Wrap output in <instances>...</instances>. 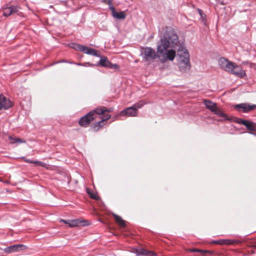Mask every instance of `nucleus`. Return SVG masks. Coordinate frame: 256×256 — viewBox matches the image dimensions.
<instances>
[{
	"mask_svg": "<svg viewBox=\"0 0 256 256\" xmlns=\"http://www.w3.org/2000/svg\"><path fill=\"white\" fill-rule=\"evenodd\" d=\"M160 40L156 44V52L152 48H142V54L145 61H153L158 58L162 63L167 60L172 61L176 56V50L173 48L179 42L178 36L174 28L170 26H165L160 32Z\"/></svg>",
	"mask_w": 256,
	"mask_h": 256,
	"instance_id": "obj_1",
	"label": "nucleus"
},
{
	"mask_svg": "<svg viewBox=\"0 0 256 256\" xmlns=\"http://www.w3.org/2000/svg\"><path fill=\"white\" fill-rule=\"evenodd\" d=\"M218 64L224 70L240 78H243L246 75L245 72L240 66L224 58H221L219 59Z\"/></svg>",
	"mask_w": 256,
	"mask_h": 256,
	"instance_id": "obj_2",
	"label": "nucleus"
},
{
	"mask_svg": "<svg viewBox=\"0 0 256 256\" xmlns=\"http://www.w3.org/2000/svg\"><path fill=\"white\" fill-rule=\"evenodd\" d=\"M178 64L180 70L182 72H188L190 68V55L187 50L180 46L178 50Z\"/></svg>",
	"mask_w": 256,
	"mask_h": 256,
	"instance_id": "obj_3",
	"label": "nucleus"
},
{
	"mask_svg": "<svg viewBox=\"0 0 256 256\" xmlns=\"http://www.w3.org/2000/svg\"><path fill=\"white\" fill-rule=\"evenodd\" d=\"M203 102L206 108L214 112V114L222 118H226V114L217 106L216 103H214L210 100L206 99L203 100Z\"/></svg>",
	"mask_w": 256,
	"mask_h": 256,
	"instance_id": "obj_4",
	"label": "nucleus"
},
{
	"mask_svg": "<svg viewBox=\"0 0 256 256\" xmlns=\"http://www.w3.org/2000/svg\"><path fill=\"white\" fill-rule=\"evenodd\" d=\"M234 108L237 111L239 112L247 113L256 109V104H250L247 103H242L235 105Z\"/></svg>",
	"mask_w": 256,
	"mask_h": 256,
	"instance_id": "obj_5",
	"label": "nucleus"
},
{
	"mask_svg": "<svg viewBox=\"0 0 256 256\" xmlns=\"http://www.w3.org/2000/svg\"><path fill=\"white\" fill-rule=\"evenodd\" d=\"M238 122L244 126L250 134L256 133V123L242 118L238 119Z\"/></svg>",
	"mask_w": 256,
	"mask_h": 256,
	"instance_id": "obj_6",
	"label": "nucleus"
},
{
	"mask_svg": "<svg viewBox=\"0 0 256 256\" xmlns=\"http://www.w3.org/2000/svg\"><path fill=\"white\" fill-rule=\"evenodd\" d=\"M92 114V112H90L86 115L81 118L78 122L79 124L83 127H87L93 120L96 119V117H94Z\"/></svg>",
	"mask_w": 256,
	"mask_h": 256,
	"instance_id": "obj_7",
	"label": "nucleus"
},
{
	"mask_svg": "<svg viewBox=\"0 0 256 256\" xmlns=\"http://www.w3.org/2000/svg\"><path fill=\"white\" fill-rule=\"evenodd\" d=\"M74 48L78 49L86 54L98 56L97 51L90 48L77 44L74 47Z\"/></svg>",
	"mask_w": 256,
	"mask_h": 256,
	"instance_id": "obj_8",
	"label": "nucleus"
},
{
	"mask_svg": "<svg viewBox=\"0 0 256 256\" xmlns=\"http://www.w3.org/2000/svg\"><path fill=\"white\" fill-rule=\"evenodd\" d=\"M99 64L104 67H106L110 68L116 69L118 68V65L112 64L106 56L101 58Z\"/></svg>",
	"mask_w": 256,
	"mask_h": 256,
	"instance_id": "obj_9",
	"label": "nucleus"
},
{
	"mask_svg": "<svg viewBox=\"0 0 256 256\" xmlns=\"http://www.w3.org/2000/svg\"><path fill=\"white\" fill-rule=\"evenodd\" d=\"M138 110H136L132 106L127 108L120 112V115L127 116H136L138 115Z\"/></svg>",
	"mask_w": 256,
	"mask_h": 256,
	"instance_id": "obj_10",
	"label": "nucleus"
},
{
	"mask_svg": "<svg viewBox=\"0 0 256 256\" xmlns=\"http://www.w3.org/2000/svg\"><path fill=\"white\" fill-rule=\"evenodd\" d=\"M12 102L3 95H0V110L8 109L12 106Z\"/></svg>",
	"mask_w": 256,
	"mask_h": 256,
	"instance_id": "obj_11",
	"label": "nucleus"
},
{
	"mask_svg": "<svg viewBox=\"0 0 256 256\" xmlns=\"http://www.w3.org/2000/svg\"><path fill=\"white\" fill-rule=\"evenodd\" d=\"M20 7L18 6H11L6 8L3 10V15L5 16H8L18 12Z\"/></svg>",
	"mask_w": 256,
	"mask_h": 256,
	"instance_id": "obj_12",
	"label": "nucleus"
},
{
	"mask_svg": "<svg viewBox=\"0 0 256 256\" xmlns=\"http://www.w3.org/2000/svg\"><path fill=\"white\" fill-rule=\"evenodd\" d=\"M24 247V246L23 244H14L12 246H10L6 248H5L4 250L5 252L7 254H10L14 252H18L21 250L22 248Z\"/></svg>",
	"mask_w": 256,
	"mask_h": 256,
	"instance_id": "obj_13",
	"label": "nucleus"
},
{
	"mask_svg": "<svg viewBox=\"0 0 256 256\" xmlns=\"http://www.w3.org/2000/svg\"><path fill=\"white\" fill-rule=\"evenodd\" d=\"M61 222H64V224H68L70 227H74L78 226L80 223L84 222L83 225L87 224V221L84 220L83 222H80V220H61Z\"/></svg>",
	"mask_w": 256,
	"mask_h": 256,
	"instance_id": "obj_14",
	"label": "nucleus"
},
{
	"mask_svg": "<svg viewBox=\"0 0 256 256\" xmlns=\"http://www.w3.org/2000/svg\"><path fill=\"white\" fill-rule=\"evenodd\" d=\"M134 252L137 255L145 256H156V254L152 251L148 250L144 248L135 249Z\"/></svg>",
	"mask_w": 256,
	"mask_h": 256,
	"instance_id": "obj_15",
	"label": "nucleus"
},
{
	"mask_svg": "<svg viewBox=\"0 0 256 256\" xmlns=\"http://www.w3.org/2000/svg\"><path fill=\"white\" fill-rule=\"evenodd\" d=\"M110 9L112 11V14L114 18L118 20H124L126 18V14L124 12H116L113 6H110Z\"/></svg>",
	"mask_w": 256,
	"mask_h": 256,
	"instance_id": "obj_16",
	"label": "nucleus"
},
{
	"mask_svg": "<svg viewBox=\"0 0 256 256\" xmlns=\"http://www.w3.org/2000/svg\"><path fill=\"white\" fill-rule=\"evenodd\" d=\"M112 216L114 218L116 222L121 228H124L126 226V222L120 216L115 214H112Z\"/></svg>",
	"mask_w": 256,
	"mask_h": 256,
	"instance_id": "obj_17",
	"label": "nucleus"
},
{
	"mask_svg": "<svg viewBox=\"0 0 256 256\" xmlns=\"http://www.w3.org/2000/svg\"><path fill=\"white\" fill-rule=\"evenodd\" d=\"M105 107L104 106H101L100 108H97L94 110H91L90 112H92V114L94 117H96V114L98 115H101L103 114L105 112Z\"/></svg>",
	"mask_w": 256,
	"mask_h": 256,
	"instance_id": "obj_18",
	"label": "nucleus"
},
{
	"mask_svg": "<svg viewBox=\"0 0 256 256\" xmlns=\"http://www.w3.org/2000/svg\"><path fill=\"white\" fill-rule=\"evenodd\" d=\"M191 252H200L202 256H206L208 254H212L213 252L212 251L203 250L200 249L193 248L190 250Z\"/></svg>",
	"mask_w": 256,
	"mask_h": 256,
	"instance_id": "obj_19",
	"label": "nucleus"
},
{
	"mask_svg": "<svg viewBox=\"0 0 256 256\" xmlns=\"http://www.w3.org/2000/svg\"><path fill=\"white\" fill-rule=\"evenodd\" d=\"M146 104V103L144 102L142 100H140V101L134 104L132 106L134 108V109H136V110H138V108H140Z\"/></svg>",
	"mask_w": 256,
	"mask_h": 256,
	"instance_id": "obj_20",
	"label": "nucleus"
},
{
	"mask_svg": "<svg viewBox=\"0 0 256 256\" xmlns=\"http://www.w3.org/2000/svg\"><path fill=\"white\" fill-rule=\"evenodd\" d=\"M104 122L102 120H101L100 121H99L98 122L94 124V130L95 131H98L101 128H102L104 126Z\"/></svg>",
	"mask_w": 256,
	"mask_h": 256,
	"instance_id": "obj_21",
	"label": "nucleus"
},
{
	"mask_svg": "<svg viewBox=\"0 0 256 256\" xmlns=\"http://www.w3.org/2000/svg\"><path fill=\"white\" fill-rule=\"evenodd\" d=\"M229 240H221L217 241H214L213 242L216 244H218L220 245L222 244H226L228 245Z\"/></svg>",
	"mask_w": 256,
	"mask_h": 256,
	"instance_id": "obj_22",
	"label": "nucleus"
},
{
	"mask_svg": "<svg viewBox=\"0 0 256 256\" xmlns=\"http://www.w3.org/2000/svg\"><path fill=\"white\" fill-rule=\"evenodd\" d=\"M88 194L90 197L92 199L95 200H98L100 199V197L96 193L88 192Z\"/></svg>",
	"mask_w": 256,
	"mask_h": 256,
	"instance_id": "obj_23",
	"label": "nucleus"
},
{
	"mask_svg": "<svg viewBox=\"0 0 256 256\" xmlns=\"http://www.w3.org/2000/svg\"><path fill=\"white\" fill-rule=\"evenodd\" d=\"M241 242H242L240 240H229L228 245L240 244Z\"/></svg>",
	"mask_w": 256,
	"mask_h": 256,
	"instance_id": "obj_24",
	"label": "nucleus"
},
{
	"mask_svg": "<svg viewBox=\"0 0 256 256\" xmlns=\"http://www.w3.org/2000/svg\"><path fill=\"white\" fill-rule=\"evenodd\" d=\"M27 162H31V163L34 164L36 165L40 166H43V167L45 166V165H46L45 164L43 163L42 162H40V161H29V160H28Z\"/></svg>",
	"mask_w": 256,
	"mask_h": 256,
	"instance_id": "obj_25",
	"label": "nucleus"
},
{
	"mask_svg": "<svg viewBox=\"0 0 256 256\" xmlns=\"http://www.w3.org/2000/svg\"><path fill=\"white\" fill-rule=\"evenodd\" d=\"M10 138L12 140H13V141L12 142V143H14V142L20 143V142H24V141H22V140L20 138H12L11 136H10Z\"/></svg>",
	"mask_w": 256,
	"mask_h": 256,
	"instance_id": "obj_26",
	"label": "nucleus"
},
{
	"mask_svg": "<svg viewBox=\"0 0 256 256\" xmlns=\"http://www.w3.org/2000/svg\"><path fill=\"white\" fill-rule=\"evenodd\" d=\"M111 118V116L109 114H104L102 117L101 118L102 120L104 122L107 120H109Z\"/></svg>",
	"mask_w": 256,
	"mask_h": 256,
	"instance_id": "obj_27",
	"label": "nucleus"
},
{
	"mask_svg": "<svg viewBox=\"0 0 256 256\" xmlns=\"http://www.w3.org/2000/svg\"><path fill=\"white\" fill-rule=\"evenodd\" d=\"M104 2L105 4H107L109 5V6H110H110H112V0H104Z\"/></svg>",
	"mask_w": 256,
	"mask_h": 256,
	"instance_id": "obj_28",
	"label": "nucleus"
},
{
	"mask_svg": "<svg viewBox=\"0 0 256 256\" xmlns=\"http://www.w3.org/2000/svg\"><path fill=\"white\" fill-rule=\"evenodd\" d=\"M113 110V108H106L105 107V112H110L112 111Z\"/></svg>",
	"mask_w": 256,
	"mask_h": 256,
	"instance_id": "obj_29",
	"label": "nucleus"
},
{
	"mask_svg": "<svg viewBox=\"0 0 256 256\" xmlns=\"http://www.w3.org/2000/svg\"><path fill=\"white\" fill-rule=\"evenodd\" d=\"M254 248L256 250V245L254 246Z\"/></svg>",
	"mask_w": 256,
	"mask_h": 256,
	"instance_id": "obj_30",
	"label": "nucleus"
}]
</instances>
